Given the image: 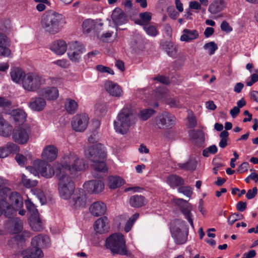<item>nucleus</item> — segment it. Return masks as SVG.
Masks as SVG:
<instances>
[{"mask_svg": "<svg viewBox=\"0 0 258 258\" xmlns=\"http://www.w3.org/2000/svg\"><path fill=\"white\" fill-rule=\"evenodd\" d=\"M64 17L57 12L48 11L42 16L41 25L44 31L50 35L59 33L66 24Z\"/></svg>", "mask_w": 258, "mask_h": 258, "instance_id": "obj_1", "label": "nucleus"}, {"mask_svg": "<svg viewBox=\"0 0 258 258\" xmlns=\"http://www.w3.org/2000/svg\"><path fill=\"white\" fill-rule=\"evenodd\" d=\"M135 108L131 104H126L119 112L117 120L114 122V126L116 132L124 134L127 133L131 125L135 123Z\"/></svg>", "mask_w": 258, "mask_h": 258, "instance_id": "obj_2", "label": "nucleus"}, {"mask_svg": "<svg viewBox=\"0 0 258 258\" xmlns=\"http://www.w3.org/2000/svg\"><path fill=\"white\" fill-rule=\"evenodd\" d=\"M85 155L91 162V166L96 172H105L106 165L103 160L105 154L102 145L96 144L85 150Z\"/></svg>", "mask_w": 258, "mask_h": 258, "instance_id": "obj_3", "label": "nucleus"}, {"mask_svg": "<svg viewBox=\"0 0 258 258\" xmlns=\"http://www.w3.org/2000/svg\"><path fill=\"white\" fill-rule=\"evenodd\" d=\"M105 246L113 254L130 256L131 252L128 250L124 236L119 233L112 234L105 240Z\"/></svg>", "mask_w": 258, "mask_h": 258, "instance_id": "obj_4", "label": "nucleus"}, {"mask_svg": "<svg viewBox=\"0 0 258 258\" xmlns=\"http://www.w3.org/2000/svg\"><path fill=\"white\" fill-rule=\"evenodd\" d=\"M55 175L58 179V189L60 196L64 200L69 199L75 192L73 181L61 171V166H56Z\"/></svg>", "mask_w": 258, "mask_h": 258, "instance_id": "obj_5", "label": "nucleus"}, {"mask_svg": "<svg viewBox=\"0 0 258 258\" xmlns=\"http://www.w3.org/2000/svg\"><path fill=\"white\" fill-rule=\"evenodd\" d=\"M61 166V171L65 172L66 170L73 172L75 171H80L85 168V165L82 159L76 154L70 153L63 158L62 164H57L56 166Z\"/></svg>", "mask_w": 258, "mask_h": 258, "instance_id": "obj_6", "label": "nucleus"}, {"mask_svg": "<svg viewBox=\"0 0 258 258\" xmlns=\"http://www.w3.org/2000/svg\"><path fill=\"white\" fill-rule=\"evenodd\" d=\"M45 83V79L35 73H28L22 80L24 89L29 92H35Z\"/></svg>", "mask_w": 258, "mask_h": 258, "instance_id": "obj_7", "label": "nucleus"}, {"mask_svg": "<svg viewBox=\"0 0 258 258\" xmlns=\"http://www.w3.org/2000/svg\"><path fill=\"white\" fill-rule=\"evenodd\" d=\"M30 133L29 126L15 127L12 133V139L18 144H25L28 142Z\"/></svg>", "mask_w": 258, "mask_h": 258, "instance_id": "obj_8", "label": "nucleus"}, {"mask_svg": "<svg viewBox=\"0 0 258 258\" xmlns=\"http://www.w3.org/2000/svg\"><path fill=\"white\" fill-rule=\"evenodd\" d=\"M155 121L159 128L166 129L175 124V118L170 113L164 112L158 115L155 118Z\"/></svg>", "mask_w": 258, "mask_h": 258, "instance_id": "obj_9", "label": "nucleus"}, {"mask_svg": "<svg viewBox=\"0 0 258 258\" xmlns=\"http://www.w3.org/2000/svg\"><path fill=\"white\" fill-rule=\"evenodd\" d=\"M173 201L176 205L180 207V211L184 215L185 218L189 222L191 226L194 228V223L191 214L192 206L187 201L184 200L182 199L174 198Z\"/></svg>", "mask_w": 258, "mask_h": 258, "instance_id": "obj_10", "label": "nucleus"}, {"mask_svg": "<svg viewBox=\"0 0 258 258\" xmlns=\"http://www.w3.org/2000/svg\"><path fill=\"white\" fill-rule=\"evenodd\" d=\"M84 51V47L82 44L77 42H72L69 44L68 52L69 58L72 62H78Z\"/></svg>", "mask_w": 258, "mask_h": 258, "instance_id": "obj_11", "label": "nucleus"}, {"mask_svg": "<svg viewBox=\"0 0 258 258\" xmlns=\"http://www.w3.org/2000/svg\"><path fill=\"white\" fill-rule=\"evenodd\" d=\"M89 118L85 114L75 115L72 121L73 130L76 132H83L86 128L88 123Z\"/></svg>", "mask_w": 258, "mask_h": 258, "instance_id": "obj_12", "label": "nucleus"}, {"mask_svg": "<svg viewBox=\"0 0 258 258\" xmlns=\"http://www.w3.org/2000/svg\"><path fill=\"white\" fill-rule=\"evenodd\" d=\"M87 195L83 189H79L75 191L72 196L71 204L76 209L85 206L87 203Z\"/></svg>", "mask_w": 258, "mask_h": 258, "instance_id": "obj_13", "label": "nucleus"}, {"mask_svg": "<svg viewBox=\"0 0 258 258\" xmlns=\"http://www.w3.org/2000/svg\"><path fill=\"white\" fill-rule=\"evenodd\" d=\"M34 164V166H37V170L40 172L41 175L45 177L50 178L55 174V171H54L52 169L51 165L44 161L35 160Z\"/></svg>", "mask_w": 258, "mask_h": 258, "instance_id": "obj_14", "label": "nucleus"}, {"mask_svg": "<svg viewBox=\"0 0 258 258\" xmlns=\"http://www.w3.org/2000/svg\"><path fill=\"white\" fill-rule=\"evenodd\" d=\"M31 244L33 248L30 251L36 252V249L41 250L40 247L45 248L49 247L50 245V240L47 236L40 234L32 239Z\"/></svg>", "mask_w": 258, "mask_h": 258, "instance_id": "obj_15", "label": "nucleus"}, {"mask_svg": "<svg viewBox=\"0 0 258 258\" xmlns=\"http://www.w3.org/2000/svg\"><path fill=\"white\" fill-rule=\"evenodd\" d=\"M6 228L9 233L17 234L22 230L23 228V222L19 218H13L7 221Z\"/></svg>", "mask_w": 258, "mask_h": 258, "instance_id": "obj_16", "label": "nucleus"}, {"mask_svg": "<svg viewBox=\"0 0 258 258\" xmlns=\"http://www.w3.org/2000/svg\"><path fill=\"white\" fill-rule=\"evenodd\" d=\"M104 187V183L99 180H90L84 184V188L91 194H98L103 190Z\"/></svg>", "mask_w": 258, "mask_h": 258, "instance_id": "obj_17", "label": "nucleus"}, {"mask_svg": "<svg viewBox=\"0 0 258 258\" xmlns=\"http://www.w3.org/2000/svg\"><path fill=\"white\" fill-rule=\"evenodd\" d=\"M104 87L106 91L111 96L118 98L122 96L123 94V91L120 86L111 81H107L105 83Z\"/></svg>", "mask_w": 258, "mask_h": 258, "instance_id": "obj_18", "label": "nucleus"}, {"mask_svg": "<svg viewBox=\"0 0 258 258\" xmlns=\"http://www.w3.org/2000/svg\"><path fill=\"white\" fill-rule=\"evenodd\" d=\"M58 150L52 145L46 146L41 154L42 159L47 161L52 162L55 160L57 157Z\"/></svg>", "mask_w": 258, "mask_h": 258, "instance_id": "obj_19", "label": "nucleus"}, {"mask_svg": "<svg viewBox=\"0 0 258 258\" xmlns=\"http://www.w3.org/2000/svg\"><path fill=\"white\" fill-rule=\"evenodd\" d=\"M9 203L11 205V209H6L9 211H12L13 209L18 210L23 206V200L21 195L17 192H12L9 196Z\"/></svg>", "mask_w": 258, "mask_h": 258, "instance_id": "obj_20", "label": "nucleus"}, {"mask_svg": "<svg viewBox=\"0 0 258 258\" xmlns=\"http://www.w3.org/2000/svg\"><path fill=\"white\" fill-rule=\"evenodd\" d=\"M94 230L96 233L103 234L107 232L109 229V220L106 217L98 219L94 224Z\"/></svg>", "mask_w": 258, "mask_h": 258, "instance_id": "obj_21", "label": "nucleus"}, {"mask_svg": "<svg viewBox=\"0 0 258 258\" xmlns=\"http://www.w3.org/2000/svg\"><path fill=\"white\" fill-rule=\"evenodd\" d=\"M10 46V41L4 34L0 32V55L9 57L11 54V51L8 48Z\"/></svg>", "mask_w": 258, "mask_h": 258, "instance_id": "obj_22", "label": "nucleus"}, {"mask_svg": "<svg viewBox=\"0 0 258 258\" xmlns=\"http://www.w3.org/2000/svg\"><path fill=\"white\" fill-rule=\"evenodd\" d=\"M111 18L117 26L125 24L127 19L123 11L119 8H115L112 12Z\"/></svg>", "mask_w": 258, "mask_h": 258, "instance_id": "obj_23", "label": "nucleus"}, {"mask_svg": "<svg viewBox=\"0 0 258 258\" xmlns=\"http://www.w3.org/2000/svg\"><path fill=\"white\" fill-rule=\"evenodd\" d=\"M189 136L193 143L197 146H201L205 142L204 133L200 130L189 131Z\"/></svg>", "mask_w": 258, "mask_h": 258, "instance_id": "obj_24", "label": "nucleus"}, {"mask_svg": "<svg viewBox=\"0 0 258 258\" xmlns=\"http://www.w3.org/2000/svg\"><path fill=\"white\" fill-rule=\"evenodd\" d=\"M40 94L43 97L49 100H55L59 95L58 90L54 87L43 88Z\"/></svg>", "mask_w": 258, "mask_h": 258, "instance_id": "obj_25", "label": "nucleus"}, {"mask_svg": "<svg viewBox=\"0 0 258 258\" xmlns=\"http://www.w3.org/2000/svg\"><path fill=\"white\" fill-rule=\"evenodd\" d=\"M89 209L92 215L98 217L105 214L106 211V206L103 202H96L90 206Z\"/></svg>", "mask_w": 258, "mask_h": 258, "instance_id": "obj_26", "label": "nucleus"}, {"mask_svg": "<svg viewBox=\"0 0 258 258\" xmlns=\"http://www.w3.org/2000/svg\"><path fill=\"white\" fill-rule=\"evenodd\" d=\"M29 107L33 110L40 111L42 110L46 106V101L41 97H35L29 102Z\"/></svg>", "mask_w": 258, "mask_h": 258, "instance_id": "obj_27", "label": "nucleus"}, {"mask_svg": "<svg viewBox=\"0 0 258 258\" xmlns=\"http://www.w3.org/2000/svg\"><path fill=\"white\" fill-rule=\"evenodd\" d=\"M199 36V33L196 30L184 29L182 31L180 40L181 41L188 42L197 39Z\"/></svg>", "mask_w": 258, "mask_h": 258, "instance_id": "obj_28", "label": "nucleus"}, {"mask_svg": "<svg viewBox=\"0 0 258 258\" xmlns=\"http://www.w3.org/2000/svg\"><path fill=\"white\" fill-rule=\"evenodd\" d=\"M67 48L66 42L62 40L54 41L50 47L52 51L59 55L63 54L66 51Z\"/></svg>", "mask_w": 258, "mask_h": 258, "instance_id": "obj_29", "label": "nucleus"}, {"mask_svg": "<svg viewBox=\"0 0 258 258\" xmlns=\"http://www.w3.org/2000/svg\"><path fill=\"white\" fill-rule=\"evenodd\" d=\"M11 189L8 187H4L0 189V206L5 209H11V205L6 201L8 195Z\"/></svg>", "mask_w": 258, "mask_h": 258, "instance_id": "obj_30", "label": "nucleus"}, {"mask_svg": "<svg viewBox=\"0 0 258 258\" xmlns=\"http://www.w3.org/2000/svg\"><path fill=\"white\" fill-rule=\"evenodd\" d=\"M11 125L3 117L0 116V135L3 137H9L12 131Z\"/></svg>", "mask_w": 258, "mask_h": 258, "instance_id": "obj_31", "label": "nucleus"}, {"mask_svg": "<svg viewBox=\"0 0 258 258\" xmlns=\"http://www.w3.org/2000/svg\"><path fill=\"white\" fill-rule=\"evenodd\" d=\"M14 120L18 124H23L26 120L27 114L25 112L21 109L13 110L12 112Z\"/></svg>", "mask_w": 258, "mask_h": 258, "instance_id": "obj_32", "label": "nucleus"}, {"mask_svg": "<svg viewBox=\"0 0 258 258\" xmlns=\"http://www.w3.org/2000/svg\"><path fill=\"white\" fill-rule=\"evenodd\" d=\"M146 203L144 197L141 195H135L131 197L130 203L132 207L140 208L145 205Z\"/></svg>", "mask_w": 258, "mask_h": 258, "instance_id": "obj_33", "label": "nucleus"}, {"mask_svg": "<svg viewBox=\"0 0 258 258\" xmlns=\"http://www.w3.org/2000/svg\"><path fill=\"white\" fill-rule=\"evenodd\" d=\"M162 48L171 57H175L177 56V48L172 42L165 41L162 44Z\"/></svg>", "mask_w": 258, "mask_h": 258, "instance_id": "obj_34", "label": "nucleus"}, {"mask_svg": "<svg viewBox=\"0 0 258 258\" xmlns=\"http://www.w3.org/2000/svg\"><path fill=\"white\" fill-rule=\"evenodd\" d=\"M108 186L112 189H115L124 184V180L117 176H110L108 178Z\"/></svg>", "mask_w": 258, "mask_h": 258, "instance_id": "obj_35", "label": "nucleus"}, {"mask_svg": "<svg viewBox=\"0 0 258 258\" xmlns=\"http://www.w3.org/2000/svg\"><path fill=\"white\" fill-rule=\"evenodd\" d=\"M167 182L173 188L182 185L184 183L183 179L175 174L169 175L167 179Z\"/></svg>", "mask_w": 258, "mask_h": 258, "instance_id": "obj_36", "label": "nucleus"}, {"mask_svg": "<svg viewBox=\"0 0 258 258\" xmlns=\"http://www.w3.org/2000/svg\"><path fill=\"white\" fill-rule=\"evenodd\" d=\"M29 220L30 225L34 231H40L42 229V222L39 218V215L30 216Z\"/></svg>", "mask_w": 258, "mask_h": 258, "instance_id": "obj_37", "label": "nucleus"}, {"mask_svg": "<svg viewBox=\"0 0 258 258\" xmlns=\"http://www.w3.org/2000/svg\"><path fill=\"white\" fill-rule=\"evenodd\" d=\"M65 109L68 113L74 114L78 109V105L76 101L70 98L67 99L64 103Z\"/></svg>", "mask_w": 258, "mask_h": 258, "instance_id": "obj_38", "label": "nucleus"}, {"mask_svg": "<svg viewBox=\"0 0 258 258\" xmlns=\"http://www.w3.org/2000/svg\"><path fill=\"white\" fill-rule=\"evenodd\" d=\"M26 74L19 68H15L11 72V76L12 80L16 83H19L23 80Z\"/></svg>", "mask_w": 258, "mask_h": 258, "instance_id": "obj_39", "label": "nucleus"}, {"mask_svg": "<svg viewBox=\"0 0 258 258\" xmlns=\"http://www.w3.org/2000/svg\"><path fill=\"white\" fill-rule=\"evenodd\" d=\"M21 183L26 188H30L36 186L38 181L31 179L29 176L23 174L21 177Z\"/></svg>", "mask_w": 258, "mask_h": 258, "instance_id": "obj_40", "label": "nucleus"}, {"mask_svg": "<svg viewBox=\"0 0 258 258\" xmlns=\"http://www.w3.org/2000/svg\"><path fill=\"white\" fill-rule=\"evenodd\" d=\"M185 227V222L179 219H177L173 222L171 224L170 230L172 235H173V230L176 231V233H178L182 232V229H183Z\"/></svg>", "mask_w": 258, "mask_h": 258, "instance_id": "obj_41", "label": "nucleus"}, {"mask_svg": "<svg viewBox=\"0 0 258 258\" xmlns=\"http://www.w3.org/2000/svg\"><path fill=\"white\" fill-rule=\"evenodd\" d=\"M223 1L214 2L210 5L208 10L211 13L216 14L223 10Z\"/></svg>", "mask_w": 258, "mask_h": 258, "instance_id": "obj_42", "label": "nucleus"}, {"mask_svg": "<svg viewBox=\"0 0 258 258\" xmlns=\"http://www.w3.org/2000/svg\"><path fill=\"white\" fill-rule=\"evenodd\" d=\"M82 26L84 32L88 33L96 28V23L93 20L87 19L83 22Z\"/></svg>", "mask_w": 258, "mask_h": 258, "instance_id": "obj_43", "label": "nucleus"}, {"mask_svg": "<svg viewBox=\"0 0 258 258\" xmlns=\"http://www.w3.org/2000/svg\"><path fill=\"white\" fill-rule=\"evenodd\" d=\"M197 161L195 159H191L183 164H179V167L183 169L193 171L196 169Z\"/></svg>", "mask_w": 258, "mask_h": 258, "instance_id": "obj_44", "label": "nucleus"}, {"mask_svg": "<svg viewBox=\"0 0 258 258\" xmlns=\"http://www.w3.org/2000/svg\"><path fill=\"white\" fill-rule=\"evenodd\" d=\"M172 235L178 244H183L186 241L187 234L186 232L182 231L176 234V231L174 230L173 235Z\"/></svg>", "mask_w": 258, "mask_h": 258, "instance_id": "obj_45", "label": "nucleus"}, {"mask_svg": "<svg viewBox=\"0 0 258 258\" xmlns=\"http://www.w3.org/2000/svg\"><path fill=\"white\" fill-rule=\"evenodd\" d=\"M25 255L23 258H37L42 257L43 255L42 250L36 249V252L30 251V249H27L25 251Z\"/></svg>", "mask_w": 258, "mask_h": 258, "instance_id": "obj_46", "label": "nucleus"}, {"mask_svg": "<svg viewBox=\"0 0 258 258\" xmlns=\"http://www.w3.org/2000/svg\"><path fill=\"white\" fill-rule=\"evenodd\" d=\"M155 113L152 109H144L141 110L139 114V118L142 120H146Z\"/></svg>", "mask_w": 258, "mask_h": 258, "instance_id": "obj_47", "label": "nucleus"}, {"mask_svg": "<svg viewBox=\"0 0 258 258\" xmlns=\"http://www.w3.org/2000/svg\"><path fill=\"white\" fill-rule=\"evenodd\" d=\"M144 29L149 35L152 37H155L158 34L157 28L153 25L149 24L145 25L144 26Z\"/></svg>", "mask_w": 258, "mask_h": 258, "instance_id": "obj_48", "label": "nucleus"}, {"mask_svg": "<svg viewBox=\"0 0 258 258\" xmlns=\"http://www.w3.org/2000/svg\"><path fill=\"white\" fill-rule=\"evenodd\" d=\"M25 205L27 210L31 214V216L38 215L37 210L34 205L31 202L30 200L27 199L25 201Z\"/></svg>", "mask_w": 258, "mask_h": 258, "instance_id": "obj_49", "label": "nucleus"}, {"mask_svg": "<svg viewBox=\"0 0 258 258\" xmlns=\"http://www.w3.org/2000/svg\"><path fill=\"white\" fill-rule=\"evenodd\" d=\"M96 113L99 115H104L107 112L106 104L104 103H98L95 106Z\"/></svg>", "mask_w": 258, "mask_h": 258, "instance_id": "obj_50", "label": "nucleus"}, {"mask_svg": "<svg viewBox=\"0 0 258 258\" xmlns=\"http://www.w3.org/2000/svg\"><path fill=\"white\" fill-rule=\"evenodd\" d=\"M204 48L209 51V55H213L215 51L218 49L217 44L213 41L206 43L204 46Z\"/></svg>", "mask_w": 258, "mask_h": 258, "instance_id": "obj_51", "label": "nucleus"}, {"mask_svg": "<svg viewBox=\"0 0 258 258\" xmlns=\"http://www.w3.org/2000/svg\"><path fill=\"white\" fill-rule=\"evenodd\" d=\"M152 13L150 12H144L140 14L139 16L141 20L138 22L141 25L144 26V22H149L152 19Z\"/></svg>", "mask_w": 258, "mask_h": 258, "instance_id": "obj_52", "label": "nucleus"}, {"mask_svg": "<svg viewBox=\"0 0 258 258\" xmlns=\"http://www.w3.org/2000/svg\"><path fill=\"white\" fill-rule=\"evenodd\" d=\"M5 147L7 149V151L9 152V155L11 153H16L19 151V147L16 144L9 142L6 145Z\"/></svg>", "mask_w": 258, "mask_h": 258, "instance_id": "obj_53", "label": "nucleus"}, {"mask_svg": "<svg viewBox=\"0 0 258 258\" xmlns=\"http://www.w3.org/2000/svg\"><path fill=\"white\" fill-rule=\"evenodd\" d=\"M187 119L188 121V127L194 128L197 125V121L196 118L192 112H188L187 116Z\"/></svg>", "mask_w": 258, "mask_h": 258, "instance_id": "obj_54", "label": "nucleus"}, {"mask_svg": "<svg viewBox=\"0 0 258 258\" xmlns=\"http://www.w3.org/2000/svg\"><path fill=\"white\" fill-rule=\"evenodd\" d=\"M243 216L239 213H234L231 215L228 220V223L232 225L235 221L243 218Z\"/></svg>", "mask_w": 258, "mask_h": 258, "instance_id": "obj_55", "label": "nucleus"}, {"mask_svg": "<svg viewBox=\"0 0 258 258\" xmlns=\"http://www.w3.org/2000/svg\"><path fill=\"white\" fill-rule=\"evenodd\" d=\"M35 1L39 3L36 6V9L39 12H42L46 9L45 4H49L48 0H35Z\"/></svg>", "mask_w": 258, "mask_h": 258, "instance_id": "obj_56", "label": "nucleus"}, {"mask_svg": "<svg viewBox=\"0 0 258 258\" xmlns=\"http://www.w3.org/2000/svg\"><path fill=\"white\" fill-rule=\"evenodd\" d=\"M167 103L172 107L180 108L182 106L179 100L175 98H170L168 99Z\"/></svg>", "mask_w": 258, "mask_h": 258, "instance_id": "obj_57", "label": "nucleus"}, {"mask_svg": "<svg viewBox=\"0 0 258 258\" xmlns=\"http://www.w3.org/2000/svg\"><path fill=\"white\" fill-rule=\"evenodd\" d=\"M179 192L183 194L184 195L190 197L191 195L192 191V188L189 186L181 187L178 188Z\"/></svg>", "mask_w": 258, "mask_h": 258, "instance_id": "obj_58", "label": "nucleus"}, {"mask_svg": "<svg viewBox=\"0 0 258 258\" xmlns=\"http://www.w3.org/2000/svg\"><path fill=\"white\" fill-rule=\"evenodd\" d=\"M96 69L101 73H107L111 75L114 74V72L110 68L105 67L102 65H98L96 67Z\"/></svg>", "mask_w": 258, "mask_h": 258, "instance_id": "obj_59", "label": "nucleus"}, {"mask_svg": "<svg viewBox=\"0 0 258 258\" xmlns=\"http://www.w3.org/2000/svg\"><path fill=\"white\" fill-rule=\"evenodd\" d=\"M12 105V102L8 99L0 97V107L4 108H8Z\"/></svg>", "mask_w": 258, "mask_h": 258, "instance_id": "obj_60", "label": "nucleus"}, {"mask_svg": "<svg viewBox=\"0 0 258 258\" xmlns=\"http://www.w3.org/2000/svg\"><path fill=\"white\" fill-rule=\"evenodd\" d=\"M165 91L160 89H158L154 92V96L157 100H161L165 97Z\"/></svg>", "mask_w": 258, "mask_h": 258, "instance_id": "obj_61", "label": "nucleus"}, {"mask_svg": "<svg viewBox=\"0 0 258 258\" xmlns=\"http://www.w3.org/2000/svg\"><path fill=\"white\" fill-rule=\"evenodd\" d=\"M15 159L20 165H24L27 161L26 157L22 154H18L15 157Z\"/></svg>", "mask_w": 258, "mask_h": 258, "instance_id": "obj_62", "label": "nucleus"}, {"mask_svg": "<svg viewBox=\"0 0 258 258\" xmlns=\"http://www.w3.org/2000/svg\"><path fill=\"white\" fill-rule=\"evenodd\" d=\"M257 189L256 187H254L252 188V189L248 190L246 197V198L250 200L253 199L257 194Z\"/></svg>", "mask_w": 258, "mask_h": 258, "instance_id": "obj_63", "label": "nucleus"}, {"mask_svg": "<svg viewBox=\"0 0 258 258\" xmlns=\"http://www.w3.org/2000/svg\"><path fill=\"white\" fill-rule=\"evenodd\" d=\"M221 29L222 31L226 32H229L232 30V28L229 26L228 23L225 21H224L221 23Z\"/></svg>", "mask_w": 258, "mask_h": 258, "instance_id": "obj_64", "label": "nucleus"}]
</instances>
